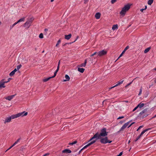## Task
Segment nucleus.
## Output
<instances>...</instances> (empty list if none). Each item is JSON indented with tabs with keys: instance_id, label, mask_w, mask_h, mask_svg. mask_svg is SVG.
I'll return each instance as SVG.
<instances>
[{
	"instance_id": "nucleus-10",
	"label": "nucleus",
	"mask_w": 156,
	"mask_h": 156,
	"mask_svg": "<svg viewBox=\"0 0 156 156\" xmlns=\"http://www.w3.org/2000/svg\"><path fill=\"white\" fill-rule=\"evenodd\" d=\"M130 121L124 124L122 126V127L120 128L119 131L118 132V133H119L121 131H123L124 130V129L127 127V126L128 125Z\"/></svg>"
},
{
	"instance_id": "nucleus-14",
	"label": "nucleus",
	"mask_w": 156,
	"mask_h": 156,
	"mask_svg": "<svg viewBox=\"0 0 156 156\" xmlns=\"http://www.w3.org/2000/svg\"><path fill=\"white\" fill-rule=\"evenodd\" d=\"M63 153H66V154L70 153L71 152V151L69 149H66L63 150L62 151Z\"/></svg>"
},
{
	"instance_id": "nucleus-59",
	"label": "nucleus",
	"mask_w": 156,
	"mask_h": 156,
	"mask_svg": "<svg viewBox=\"0 0 156 156\" xmlns=\"http://www.w3.org/2000/svg\"><path fill=\"white\" fill-rule=\"evenodd\" d=\"M156 117V115H154V116L152 118V119H153L155 117Z\"/></svg>"
},
{
	"instance_id": "nucleus-46",
	"label": "nucleus",
	"mask_w": 156,
	"mask_h": 156,
	"mask_svg": "<svg viewBox=\"0 0 156 156\" xmlns=\"http://www.w3.org/2000/svg\"><path fill=\"white\" fill-rule=\"evenodd\" d=\"M49 153H46L44 154L43 156H47L49 155Z\"/></svg>"
},
{
	"instance_id": "nucleus-16",
	"label": "nucleus",
	"mask_w": 156,
	"mask_h": 156,
	"mask_svg": "<svg viewBox=\"0 0 156 156\" xmlns=\"http://www.w3.org/2000/svg\"><path fill=\"white\" fill-rule=\"evenodd\" d=\"M65 39L66 40H69L70 39L71 37V34H70L68 35H65Z\"/></svg>"
},
{
	"instance_id": "nucleus-57",
	"label": "nucleus",
	"mask_w": 156,
	"mask_h": 156,
	"mask_svg": "<svg viewBox=\"0 0 156 156\" xmlns=\"http://www.w3.org/2000/svg\"><path fill=\"white\" fill-rule=\"evenodd\" d=\"M13 147H12V146H11L8 149V150H9L10 149H11Z\"/></svg>"
},
{
	"instance_id": "nucleus-49",
	"label": "nucleus",
	"mask_w": 156,
	"mask_h": 156,
	"mask_svg": "<svg viewBox=\"0 0 156 156\" xmlns=\"http://www.w3.org/2000/svg\"><path fill=\"white\" fill-rule=\"evenodd\" d=\"M14 26L12 25H11L10 27V29H12Z\"/></svg>"
},
{
	"instance_id": "nucleus-42",
	"label": "nucleus",
	"mask_w": 156,
	"mask_h": 156,
	"mask_svg": "<svg viewBox=\"0 0 156 156\" xmlns=\"http://www.w3.org/2000/svg\"><path fill=\"white\" fill-rule=\"evenodd\" d=\"M124 118V117L123 116H120L118 118H117V119H121L123 118Z\"/></svg>"
},
{
	"instance_id": "nucleus-30",
	"label": "nucleus",
	"mask_w": 156,
	"mask_h": 156,
	"mask_svg": "<svg viewBox=\"0 0 156 156\" xmlns=\"http://www.w3.org/2000/svg\"><path fill=\"white\" fill-rule=\"evenodd\" d=\"M15 73L14 72L12 71L10 73L9 75L10 76H12Z\"/></svg>"
},
{
	"instance_id": "nucleus-4",
	"label": "nucleus",
	"mask_w": 156,
	"mask_h": 156,
	"mask_svg": "<svg viewBox=\"0 0 156 156\" xmlns=\"http://www.w3.org/2000/svg\"><path fill=\"white\" fill-rule=\"evenodd\" d=\"M130 7V5L128 4L125 5L124 7H123L121 11L120 12V14L121 15L124 16L126 11H128Z\"/></svg>"
},
{
	"instance_id": "nucleus-56",
	"label": "nucleus",
	"mask_w": 156,
	"mask_h": 156,
	"mask_svg": "<svg viewBox=\"0 0 156 156\" xmlns=\"http://www.w3.org/2000/svg\"><path fill=\"white\" fill-rule=\"evenodd\" d=\"M16 144L15 142V143L13 144L12 145V147H13L14 146H15Z\"/></svg>"
},
{
	"instance_id": "nucleus-44",
	"label": "nucleus",
	"mask_w": 156,
	"mask_h": 156,
	"mask_svg": "<svg viewBox=\"0 0 156 156\" xmlns=\"http://www.w3.org/2000/svg\"><path fill=\"white\" fill-rule=\"evenodd\" d=\"M59 67L58 66H57V69L55 71V72H57V73L58 72V71L59 70Z\"/></svg>"
},
{
	"instance_id": "nucleus-26",
	"label": "nucleus",
	"mask_w": 156,
	"mask_h": 156,
	"mask_svg": "<svg viewBox=\"0 0 156 156\" xmlns=\"http://www.w3.org/2000/svg\"><path fill=\"white\" fill-rule=\"evenodd\" d=\"M153 2V0H149L148 2V4L149 5H151Z\"/></svg>"
},
{
	"instance_id": "nucleus-55",
	"label": "nucleus",
	"mask_w": 156,
	"mask_h": 156,
	"mask_svg": "<svg viewBox=\"0 0 156 156\" xmlns=\"http://www.w3.org/2000/svg\"><path fill=\"white\" fill-rule=\"evenodd\" d=\"M4 80H3V82L4 83V84H5V83H7L8 82V81H4Z\"/></svg>"
},
{
	"instance_id": "nucleus-64",
	"label": "nucleus",
	"mask_w": 156,
	"mask_h": 156,
	"mask_svg": "<svg viewBox=\"0 0 156 156\" xmlns=\"http://www.w3.org/2000/svg\"><path fill=\"white\" fill-rule=\"evenodd\" d=\"M153 70L156 71V68H154Z\"/></svg>"
},
{
	"instance_id": "nucleus-53",
	"label": "nucleus",
	"mask_w": 156,
	"mask_h": 156,
	"mask_svg": "<svg viewBox=\"0 0 156 156\" xmlns=\"http://www.w3.org/2000/svg\"><path fill=\"white\" fill-rule=\"evenodd\" d=\"M123 55L122 54H120V55L119 56V58H118V59L120 57H121V56H122Z\"/></svg>"
},
{
	"instance_id": "nucleus-33",
	"label": "nucleus",
	"mask_w": 156,
	"mask_h": 156,
	"mask_svg": "<svg viewBox=\"0 0 156 156\" xmlns=\"http://www.w3.org/2000/svg\"><path fill=\"white\" fill-rule=\"evenodd\" d=\"M61 42V40H59L58 41L57 44L56 45V47H57L58 45Z\"/></svg>"
},
{
	"instance_id": "nucleus-11",
	"label": "nucleus",
	"mask_w": 156,
	"mask_h": 156,
	"mask_svg": "<svg viewBox=\"0 0 156 156\" xmlns=\"http://www.w3.org/2000/svg\"><path fill=\"white\" fill-rule=\"evenodd\" d=\"M107 53V52L106 50H103L101 51L98 52V55L99 56H101L105 55Z\"/></svg>"
},
{
	"instance_id": "nucleus-48",
	"label": "nucleus",
	"mask_w": 156,
	"mask_h": 156,
	"mask_svg": "<svg viewBox=\"0 0 156 156\" xmlns=\"http://www.w3.org/2000/svg\"><path fill=\"white\" fill-rule=\"evenodd\" d=\"M116 86H116V85H115V86H113V87H111L110 88H109V90H110V89H112V88H114V87H116Z\"/></svg>"
},
{
	"instance_id": "nucleus-23",
	"label": "nucleus",
	"mask_w": 156,
	"mask_h": 156,
	"mask_svg": "<svg viewBox=\"0 0 156 156\" xmlns=\"http://www.w3.org/2000/svg\"><path fill=\"white\" fill-rule=\"evenodd\" d=\"M151 49V47H149L146 48L144 51V53H146L148 52Z\"/></svg>"
},
{
	"instance_id": "nucleus-50",
	"label": "nucleus",
	"mask_w": 156,
	"mask_h": 156,
	"mask_svg": "<svg viewBox=\"0 0 156 156\" xmlns=\"http://www.w3.org/2000/svg\"><path fill=\"white\" fill-rule=\"evenodd\" d=\"M60 60H59L58 62V66L60 67Z\"/></svg>"
},
{
	"instance_id": "nucleus-20",
	"label": "nucleus",
	"mask_w": 156,
	"mask_h": 156,
	"mask_svg": "<svg viewBox=\"0 0 156 156\" xmlns=\"http://www.w3.org/2000/svg\"><path fill=\"white\" fill-rule=\"evenodd\" d=\"M85 70V69L83 68H78V70L80 72V73H83L84 71Z\"/></svg>"
},
{
	"instance_id": "nucleus-22",
	"label": "nucleus",
	"mask_w": 156,
	"mask_h": 156,
	"mask_svg": "<svg viewBox=\"0 0 156 156\" xmlns=\"http://www.w3.org/2000/svg\"><path fill=\"white\" fill-rule=\"evenodd\" d=\"M118 28V25L117 24L114 25L112 27V29L113 30H115L116 29Z\"/></svg>"
},
{
	"instance_id": "nucleus-28",
	"label": "nucleus",
	"mask_w": 156,
	"mask_h": 156,
	"mask_svg": "<svg viewBox=\"0 0 156 156\" xmlns=\"http://www.w3.org/2000/svg\"><path fill=\"white\" fill-rule=\"evenodd\" d=\"M22 67V65L21 64H20L18 66H17L16 67V69L17 70H19L20 68Z\"/></svg>"
},
{
	"instance_id": "nucleus-34",
	"label": "nucleus",
	"mask_w": 156,
	"mask_h": 156,
	"mask_svg": "<svg viewBox=\"0 0 156 156\" xmlns=\"http://www.w3.org/2000/svg\"><path fill=\"white\" fill-rule=\"evenodd\" d=\"M96 54H98V52H94L93 54H92L91 55H90V57H92L93 56H94V55H96Z\"/></svg>"
},
{
	"instance_id": "nucleus-35",
	"label": "nucleus",
	"mask_w": 156,
	"mask_h": 156,
	"mask_svg": "<svg viewBox=\"0 0 156 156\" xmlns=\"http://www.w3.org/2000/svg\"><path fill=\"white\" fill-rule=\"evenodd\" d=\"M20 140H21V138H19L15 142L16 144H17L18 143V142H20Z\"/></svg>"
},
{
	"instance_id": "nucleus-27",
	"label": "nucleus",
	"mask_w": 156,
	"mask_h": 156,
	"mask_svg": "<svg viewBox=\"0 0 156 156\" xmlns=\"http://www.w3.org/2000/svg\"><path fill=\"white\" fill-rule=\"evenodd\" d=\"M25 18L24 17L22 18L21 19L17 21V23H19L20 22L23 21L24 20Z\"/></svg>"
},
{
	"instance_id": "nucleus-17",
	"label": "nucleus",
	"mask_w": 156,
	"mask_h": 156,
	"mask_svg": "<svg viewBox=\"0 0 156 156\" xmlns=\"http://www.w3.org/2000/svg\"><path fill=\"white\" fill-rule=\"evenodd\" d=\"M101 14L100 13L97 12L95 15V17L97 19H99L100 18Z\"/></svg>"
},
{
	"instance_id": "nucleus-37",
	"label": "nucleus",
	"mask_w": 156,
	"mask_h": 156,
	"mask_svg": "<svg viewBox=\"0 0 156 156\" xmlns=\"http://www.w3.org/2000/svg\"><path fill=\"white\" fill-rule=\"evenodd\" d=\"M133 82V80L130 83H129L128 84H127L126 86H125V87H128L129 86V85H130L132 83V82Z\"/></svg>"
},
{
	"instance_id": "nucleus-18",
	"label": "nucleus",
	"mask_w": 156,
	"mask_h": 156,
	"mask_svg": "<svg viewBox=\"0 0 156 156\" xmlns=\"http://www.w3.org/2000/svg\"><path fill=\"white\" fill-rule=\"evenodd\" d=\"M144 133H143V132H142L137 137L136 139L134 140L135 142L138 139H139L141 136L144 134Z\"/></svg>"
},
{
	"instance_id": "nucleus-3",
	"label": "nucleus",
	"mask_w": 156,
	"mask_h": 156,
	"mask_svg": "<svg viewBox=\"0 0 156 156\" xmlns=\"http://www.w3.org/2000/svg\"><path fill=\"white\" fill-rule=\"evenodd\" d=\"M130 7V5L128 4L125 5L124 7H123L121 11L120 12V14L121 15L124 16L126 11H128Z\"/></svg>"
},
{
	"instance_id": "nucleus-8",
	"label": "nucleus",
	"mask_w": 156,
	"mask_h": 156,
	"mask_svg": "<svg viewBox=\"0 0 156 156\" xmlns=\"http://www.w3.org/2000/svg\"><path fill=\"white\" fill-rule=\"evenodd\" d=\"M96 142V140H93L92 141H91L90 143H88L87 144L84 146L82 149H81L79 151L78 153L79 154L81 151H83L84 149L87 148V147H89V146L91 145L92 144H93L94 143H95Z\"/></svg>"
},
{
	"instance_id": "nucleus-25",
	"label": "nucleus",
	"mask_w": 156,
	"mask_h": 156,
	"mask_svg": "<svg viewBox=\"0 0 156 156\" xmlns=\"http://www.w3.org/2000/svg\"><path fill=\"white\" fill-rule=\"evenodd\" d=\"M124 80H122V81H119L118 82V83L116 84V86H119V85L121 84L123 82Z\"/></svg>"
},
{
	"instance_id": "nucleus-62",
	"label": "nucleus",
	"mask_w": 156,
	"mask_h": 156,
	"mask_svg": "<svg viewBox=\"0 0 156 156\" xmlns=\"http://www.w3.org/2000/svg\"><path fill=\"white\" fill-rule=\"evenodd\" d=\"M79 38L78 36H77L76 37V40H75V41H76L77 39Z\"/></svg>"
},
{
	"instance_id": "nucleus-24",
	"label": "nucleus",
	"mask_w": 156,
	"mask_h": 156,
	"mask_svg": "<svg viewBox=\"0 0 156 156\" xmlns=\"http://www.w3.org/2000/svg\"><path fill=\"white\" fill-rule=\"evenodd\" d=\"M51 78H52L51 77H48V78H46L45 79H43V81L44 82H46L48 81L49 79H51Z\"/></svg>"
},
{
	"instance_id": "nucleus-6",
	"label": "nucleus",
	"mask_w": 156,
	"mask_h": 156,
	"mask_svg": "<svg viewBox=\"0 0 156 156\" xmlns=\"http://www.w3.org/2000/svg\"><path fill=\"white\" fill-rule=\"evenodd\" d=\"M103 137H101V138H99L100 139V142L103 144H106L107 143H111L112 141L109 140L108 139L107 137L105 136L104 138H103Z\"/></svg>"
},
{
	"instance_id": "nucleus-40",
	"label": "nucleus",
	"mask_w": 156,
	"mask_h": 156,
	"mask_svg": "<svg viewBox=\"0 0 156 156\" xmlns=\"http://www.w3.org/2000/svg\"><path fill=\"white\" fill-rule=\"evenodd\" d=\"M129 46H127L124 49V50L125 51H126L129 48Z\"/></svg>"
},
{
	"instance_id": "nucleus-36",
	"label": "nucleus",
	"mask_w": 156,
	"mask_h": 156,
	"mask_svg": "<svg viewBox=\"0 0 156 156\" xmlns=\"http://www.w3.org/2000/svg\"><path fill=\"white\" fill-rule=\"evenodd\" d=\"M57 73V72H56L55 71V72L54 73V76H51V77H52V78L56 76Z\"/></svg>"
},
{
	"instance_id": "nucleus-54",
	"label": "nucleus",
	"mask_w": 156,
	"mask_h": 156,
	"mask_svg": "<svg viewBox=\"0 0 156 156\" xmlns=\"http://www.w3.org/2000/svg\"><path fill=\"white\" fill-rule=\"evenodd\" d=\"M144 10H145V9H140V11L141 12H143Z\"/></svg>"
},
{
	"instance_id": "nucleus-5",
	"label": "nucleus",
	"mask_w": 156,
	"mask_h": 156,
	"mask_svg": "<svg viewBox=\"0 0 156 156\" xmlns=\"http://www.w3.org/2000/svg\"><path fill=\"white\" fill-rule=\"evenodd\" d=\"M130 7V5L128 4L125 5L124 7H123L121 11L120 12V14L121 15L124 16L126 11H128Z\"/></svg>"
},
{
	"instance_id": "nucleus-19",
	"label": "nucleus",
	"mask_w": 156,
	"mask_h": 156,
	"mask_svg": "<svg viewBox=\"0 0 156 156\" xmlns=\"http://www.w3.org/2000/svg\"><path fill=\"white\" fill-rule=\"evenodd\" d=\"M65 77L66 80H64V81H68L70 79V77L69 76L67 75H66L65 76Z\"/></svg>"
},
{
	"instance_id": "nucleus-21",
	"label": "nucleus",
	"mask_w": 156,
	"mask_h": 156,
	"mask_svg": "<svg viewBox=\"0 0 156 156\" xmlns=\"http://www.w3.org/2000/svg\"><path fill=\"white\" fill-rule=\"evenodd\" d=\"M137 106H138V107H139L140 108H141L144 107V103H140Z\"/></svg>"
},
{
	"instance_id": "nucleus-38",
	"label": "nucleus",
	"mask_w": 156,
	"mask_h": 156,
	"mask_svg": "<svg viewBox=\"0 0 156 156\" xmlns=\"http://www.w3.org/2000/svg\"><path fill=\"white\" fill-rule=\"evenodd\" d=\"M117 0H112L111 1V2L112 4H113L115 3Z\"/></svg>"
},
{
	"instance_id": "nucleus-7",
	"label": "nucleus",
	"mask_w": 156,
	"mask_h": 156,
	"mask_svg": "<svg viewBox=\"0 0 156 156\" xmlns=\"http://www.w3.org/2000/svg\"><path fill=\"white\" fill-rule=\"evenodd\" d=\"M147 110V109H145L142 111L139 114L140 116H142V118H144L147 116L148 114L146 113Z\"/></svg>"
},
{
	"instance_id": "nucleus-45",
	"label": "nucleus",
	"mask_w": 156,
	"mask_h": 156,
	"mask_svg": "<svg viewBox=\"0 0 156 156\" xmlns=\"http://www.w3.org/2000/svg\"><path fill=\"white\" fill-rule=\"evenodd\" d=\"M122 152H121L119 153V154L117 155V156H121L122 155Z\"/></svg>"
},
{
	"instance_id": "nucleus-43",
	"label": "nucleus",
	"mask_w": 156,
	"mask_h": 156,
	"mask_svg": "<svg viewBox=\"0 0 156 156\" xmlns=\"http://www.w3.org/2000/svg\"><path fill=\"white\" fill-rule=\"evenodd\" d=\"M142 89H141V88L140 89V92H139V94H138L139 95H140L141 94V93H142Z\"/></svg>"
},
{
	"instance_id": "nucleus-12",
	"label": "nucleus",
	"mask_w": 156,
	"mask_h": 156,
	"mask_svg": "<svg viewBox=\"0 0 156 156\" xmlns=\"http://www.w3.org/2000/svg\"><path fill=\"white\" fill-rule=\"evenodd\" d=\"M15 95L16 94H14L9 96L7 97H6L5 98V99L9 101H10L15 96Z\"/></svg>"
},
{
	"instance_id": "nucleus-51",
	"label": "nucleus",
	"mask_w": 156,
	"mask_h": 156,
	"mask_svg": "<svg viewBox=\"0 0 156 156\" xmlns=\"http://www.w3.org/2000/svg\"><path fill=\"white\" fill-rule=\"evenodd\" d=\"M17 23V22L15 23H14L13 25L14 26L15 25H16L17 23Z\"/></svg>"
},
{
	"instance_id": "nucleus-13",
	"label": "nucleus",
	"mask_w": 156,
	"mask_h": 156,
	"mask_svg": "<svg viewBox=\"0 0 156 156\" xmlns=\"http://www.w3.org/2000/svg\"><path fill=\"white\" fill-rule=\"evenodd\" d=\"M3 79L1 80L0 82V89L2 88H4L5 86L4 85V83L3 82Z\"/></svg>"
},
{
	"instance_id": "nucleus-39",
	"label": "nucleus",
	"mask_w": 156,
	"mask_h": 156,
	"mask_svg": "<svg viewBox=\"0 0 156 156\" xmlns=\"http://www.w3.org/2000/svg\"><path fill=\"white\" fill-rule=\"evenodd\" d=\"M143 127V126H141L139 127L137 129V131H138L140 129L142 128Z\"/></svg>"
},
{
	"instance_id": "nucleus-2",
	"label": "nucleus",
	"mask_w": 156,
	"mask_h": 156,
	"mask_svg": "<svg viewBox=\"0 0 156 156\" xmlns=\"http://www.w3.org/2000/svg\"><path fill=\"white\" fill-rule=\"evenodd\" d=\"M27 114V112H25L20 113L15 115H12L11 116L6 118L4 121V123L6 124L7 122H9L11 121V119H13L15 118L19 117L20 116L23 117L26 116Z\"/></svg>"
},
{
	"instance_id": "nucleus-15",
	"label": "nucleus",
	"mask_w": 156,
	"mask_h": 156,
	"mask_svg": "<svg viewBox=\"0 0 156 156\" xmlns=\"http://www.w3.org/2000/svg\"><path fill=\"white\" fill-rule=\"evenodd\" d=\"M87 63V59H85L84 61V63H83L81 64L79 66L80 67H85L86 63Z\"/></svg>"
},
{
	"instance_id": "nucleus-61",
	"label": "nucleus",
	"mask_w": 156,
	"mask_h": 156,
	"mask_svg": "<svg viewBox=\"0 0 156 156\" xmlns=\"http://www.w3.org/2000/svg\"><path fill=\"white\" fill-rule=\"evenodd\" d=\"M132 125V124H130V125L128 126V128L130 127Z\"/></svg>"
},
{
	"instance_id": "nucleus-58",
	"label": "nucleus",
	"mask_w": 156,
	"mask_h": 156,
	"mask_svg": "<svg viewBox=\"0 0 156 156\" xmlns=\"http://www.w3.org/2000/svg\"><path fill=\"white\" fill-rule=\"evenodd\" d=\"M11 79H11V78H9L8 79V82H9V81H10V80Z\"/></svg>"
},
{
	"instance_id": "nucleus-1",
	"label": "nucleus",
	"mask_w": 156,
	"mask_h": 156,
	"mask_svg": "<svg viewBox=\"0 0 156 156\" xmlns=\"http://www.w3.org/2000/svg\"><path fill=\"white\" fill-rule=\"evenodd\" d=\"M100 132V133L98 132L96 133L94 136L90 140L89 142L93 140H96V142L97 140H98L99 138H101V137H105L108 135V132L106 131V129L105 128H103L101 129Z\"/></svg>"
},
{
	"instance_id": "nucleus-29",
	"label": "nucleus",
	"mask_w": 156,
	"mask_h": 156,
	"mask_svg": "<svg viewBox=\"0 0 156 156\" xmlns=\"http://www.w3.org/2000/svg\"><path fill=\"white\" fill-rule=\"evenodd\" d=\"M77 142V141H75L73 142L70 143L69 144L70 145H73L74 144H76Z\"/></svg>"
},
{
	"instance_id": "nucleus-52",
	"label": "nucleus",
	"mask_w": 156,
	"mask_h": 156,
	"mask_svg": "<svg viewBox=\"0 0 156 156\" xmlns=\"http://www.w3.org/2000/svg\"><path fill=\"white\" fill-rule=\"evenodd\" d=\"M17 70V69H15L13 71L15 73Z\"/></svg>"
},
{
	"instance_id": "nucleus-9",
	"label": "nucleus",
	"mask_w": 156,
	"mask_h": 156,
	"mask_svg": "<svg viewBox=\"0 0 156 156\" xmlns=\"http://www.w3.org/2000/svg\"><path fill=\"white\" fill-rule=\"evenodd\" d=\"M33 20L30 19L28 20L24 24V27L27 28H28L31 24Z\"/></svg>"
},
{
	"instance_id": "nucleus-41",
	"label": "nucleus",
	"mask_w": 156,
	"mask_h": 156,
	"mask_svg": "<svg viewBox=\"0 0 156 156\" xmlns=\"http://www.w3.org/2000/svg\"><path fill=\"white\" fill-rule=\"evenodd\" d=\"M138 107L137 106L136 107H135L134 109L133 110V111L134 112V111H135L138 108Z\"/></svg>"
},
{
	"instance_id": "nucleus-32",
	"label": "nucleus",
	"mask_w": 156,
	"mask_h": 156,
	"mask_svg": "<svg viewBox=\"0 0 156 156\" xmlns=\"http://www.w3.org/2000/svg\"><path fill=\"white\" fill-rule=\"evenodd\" d=\"M39 37L41 38H42L43 37V35L42 33H41L40 34Z\"/></svg>"
},
{
	"instance_id": "nucleus-31",
	"label": "nucleus",
	"mask_w": 156,
	"mask_h": 156,
	"mask_svg": "<svg viewBox=\"0 0 156 156\" xmlns=\"http://www.w3.org/2000/svg\"><path fill=\"white\" fill-rule=\"evenodd\" d=\"M151 129V128H148V129H145L142 131L143 133H144L145 132H147V131L149 130H150Z\"/></svg>"
},
{
	"instance_id": "nucleus-63",
	"label": "nucleus",
	"mask_w": 156,
	"mask_h": 156,
	"mask_svg": "<svg viewBox=\"0 0 156 156\" xmlns=\"http://www.w3.org/2000/svg\"><path fill=\"white\" fill-rule=\"evenodd\" d=\"M147 6H146H146H145V8L144 9L145 10V9H147Z\"/></svg>"
},
{
	"instance_id": "nucleus-60",
	"label": "nucleus",
	"mask_w": 156,
	"mask_h": 156,
	"mask_svg": "<svg viewBox=\"0 0 156 156\" xmlns=\"http://www.w3.org/2000/svg\"><path fill=\"white\" fill-rule=\"evenodd\" d=\"M44 31H48V29H44Z\"/></svg>"
},
{
	"instance_id": "nucleus-47",
	"label": "nucleus",
	"mask_w": 156,
	"mask_h": 156,
	"mask_svg": "<svg viewBox=\"0 0 156 156\" xmlns=\"http://www.w3.org/2000/svg\"><path fill=\"white\" fill-rule=\"evenodd\" d=\"M116 86H116V85H115V86H113V87H111L110 88H109V90H110V89H112V88H114V87H116Z\"/></svg>"
}]
</instances>
